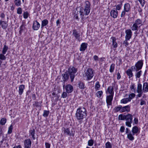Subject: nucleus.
<instances>
[{"label":"nucleus","instance_id":"nucleus-49","mask_svg":"<svg viewBox=\"0 0 148 148\" xmlns=\"http://www.w3.org/2000/svg\"><path fill=\"white\" fill-rule=\"evenodd\" d=\"M93 143L94 141L92 139L88 141V145L89 146H92Z\"/></svg>","mask_w":148,"mask_h":148},{"label":"nucleus","instance_id":"nucleus-16","mask_svg":"<svg viewBox=\"0 0 148 148\" xmlns=\"http://www.w3.org/2000/svg\"><path fill=\"white\" fill-rule=\"evenodd\" d=\"M66 91L68 93L71 92L73 91V87L70 84L67 85L65 87Z\"/></svg>","mask_w":148,"mask_h":148},{"label":"nucleus","instance_id":"nucleus-34","mask_svg":"<svg viewBox=\"0 0 148 148\" xmlns=\"http://www.w3.org/2000/svg\"><path fill=\"white\" fill-rule=\"evenodd\" d=\"M130 99H128V98L123 99L121 100V103L124 104L130 101Z\"/></svg>","mask_w":148,"mask_h":148},{"label":"nucleus","instance_id":"nucleus-40","mask_svg":"<svg viewBox=\"0 0 148 148\" xmlns=\"http://www.w3.org/2000/svg\"><path fill=\"white\" fill-rule=\"evenodd\" d=\"M103 92L101 90L97 92L96 94L97 96L99 98H100L103 94Z\"/></svg>","mask_w":148,"mask_h":148},{"label":"nucleus","instance_id":"nucleus-46","mask_svg":"<svg viewBox=\"0 0 148 148\" xmlns=\"http://www.w3.org/2000/svg\"><path fill=\"white\" fill-rule=\"evenodd\" d=\"M135 94L134 93H132L131 94H130L129 95V97L128 99H130L131 100L134 98L135 96Z\"/></svg>","mask_w":148,"mask_h":148},{"label":"nucleus","instance_id":"nucleus-41","mask_svg":"<svg viewBox=\"0 0 148 148\" xmlns=\"http://www.w3.org/2000/svg\"><path fill=\"white\" fill-rule=\"evenodd\" d=\"M126 115H123L122 114H120L118 116V119L119 120H125V117Z\"/></svg>","mask_w":148,"mask_h":148},{"label":"nucleus","instance_id":"nucleus-64","mask_svg":"<svg viewBox=\"0 0 148 148\" xmlns=\"http://www.w3.org/2000/svg\"><path fill=\"white\" fill-rule=\"evenodd\" d=\"M134 123L136 124H137L138 123V119L136 118H135L134 119Z\"/></svg>","mask_w":148,"mask_h":148},{"label":"nucleus","instance_id":"nucleus-15","mask_svg":"<svg viewBox=\"0 0 148 148\" xmlns=\"http://www.w3.org/2000/svg\"><path fill=\"white\" fill-rule=\"evenodd\" d=\"M63 129H64V134H65V135L73 136H74L73 133H72V132H70V130L69 128H63Z\"/></svg>","mask_w":148,"mask_h":148},{"label":"nucleus","instance_id":"nucleus-38","mask_svg":"<svg viewBox=\"0 0 148 148\" xmlns=\"http://www.w3.org/2000/svg\"><path fill=\"white\" fill-rule=\"evenodd\" d=\"M5 54H3V53H1L0 54V59L1 60H5L6 59V57L4 55Z\"/></svg>","mask_w":148,"mask_h":148},{"label":"nucleus","instance_id":"nucleus-5","mask_svg":"<svg viewBox=\"0 0 148 148\" xmlns=\"http://www.w3.org/2000/svg\"><path fill=\"white\" fill-rule=\"evenodd\" d=\"M143 64V60H140L136 64L135 66H132L131 68L133 71L137 72L142 69Z\"/></svg>","mask_w":148,"mask_h":148},{"label":"nucleus","instance_id":"nucleus-7","mask_svg":"<svg viewBox=\"0 0 148 148\" xmlns=\"http://www.w3.org/2000/svg\"><path fill=\"white\" fill-rule=\"evenodd\" d=\"M133 116L130 114L126 115L125 120H126V125L129 127H131V124L132 122Z\"/></svg>","mask_w":148,"mask_h":148},{"label":"nucleus","instance_id":"nucleus-31","mask_svg":"<svg viewBox=\"0 0 148 148\" xmlns=\"http://www.w3.org/2000/svg\"><path fill=\"white\" fill-rule=\"evenodd\" d=\"M136 91L137 92H143L142 90V85L140 83L138 84Z\"/></svg>","mask_w":148,"mask_h":148},{"label":"nucleus","instance_id":"nucleus-60","mask_svg":"<svg viewBox=\"0 0 148 148\" xmlns=\"http://www.w3.org/2000/svg\"><path fill=\"white\" fill-rule=\"evenodd\" d=\"M146 103L145 101L142 99L141 100V102L140 103V105L142 106L143 105H146Z\"/></svg>","mask_w":148,"mask_h":148},{"label":"nucleus","instance_id":"nucleus-12","mask_svg":"<svg viewBox=\"0 0 148 148\" xmlns=\"http://www.w3.org/2000/svg\"><path fill=\"white\" fill-rule=\"evenodd\" d=\"M8 21H0V25L1 26L2 28L4 29H6L8 26Z\"/></svg>","mask_w":148,"mask_h":148},{"label":"nucleus","instance_id":"nucleus-1","mask_svg":"<svg viewBox=\"0 0 148 148\" xmlns=\"http://www.w3.org/2000/svg\"><path fill=\"white\" fill-rule=\"evenodd\" d=\"M90 3L88 1L85 2L84 7H81L79 11V15L81 16V21L83 23L85 19L84 15H88L89 14L91 10Z\"/></svg>","mask_w":148,"mask_h":148},{"label":"nucleus","instance_id":"nucleus-35","mask_svg":"<svg viewBox=\"0 0 148 148\" xmlns=\"http://www.w3.org/2000/svg\"><path fill=\"white\" fill-rule=\"evenodd\" d=\"M79 13V11H78L77 10V8L76 9L75 11V12L74 13V17L76 19L78 20L79 19V17L78 16V14Z\"/></svg>","mask_w":148,"mask_h":148},{"label":"nucleus","instance_id":"nucleus-29","mask_svg":"<svg viewBox=\"0 0 148 148\" xmlns=\"http://www.w3.org/2000/svg\"><path fill=\"white\" fill-rule=\"evenodd\" d=\"M114 86H109L107 89V91H108L109 94H110V95H112L113 94H114V92L113 91V87Z\"/></svg>","mask_w":148,"mask_h":148},{"label":"nucleus","instance_id":"nucleus-26","mask_svg":"<svg viewBox=\"0 0 148 148\" xmlns=\"http://www.w3.org/2000/svg\"><path fill=\"white\" fill-rule=\"evenodd\" d=\"M29 136H31L33 139L34 140L35 139V130L34 129L31 130L29 131Z\"/></svg>","mask_w":148,"mask_h":148},{"label":"nucleus","instance_id":"nucleus-54","mask_svg":"<svg viewBox=\"0 0 148 148\" xmlns=\"http://www.w3.org/2000/svg\"><path fill=\"white\" fill-rule=\"evenodd\" d=\"M126 12L124 10L121 12V17H124L125 14V12Z\"/></svg>","mask_w":148,"mask_h":148},{"label":"nucleus","instance_id":"nucleus-6","mask_svg":"<svg viewBox=\"0 0 148 148\" xmlns=\"http://www.w3.org/2000/svg\"><path fill=\"white\" fill-rule=\"evenodd\" d=\"M94 71L91 68H88L85 71V76L87 78V80H90L93 77L94 75Z\"/></svg>","mask_w":148,"mask_h":148},{"label":"nucleus","instance_id":"nucleus-55","mask_svg":"<svg viewBox=\"0 0 148 148\" xmlns=\"http://www.w3.org/2000/svg\"><path fill=\"white\" fill-rule=\"evenodd\" d=\"M67 96V94L66 92H63L62 95L61 97L63 98H66Z\"/></svg>","mask_w":148,"mask_h":148},{"label":"nucleus","instance_id":"nucleus-45","mask_svg":"<svg viewBox=\"0 0 148 148\" xmlns=\"http://www.w3.org/2000/svg\"><path fill=\"white\" fill-rule=\"evenodd\" d=\"M13 129V126L12 125H11L9 127L8 130V134H11L12 132V130Z\"/></svg>","mask_w":148,"mask_h":148},{"label":"nucleus","instance_id":"nucleus-33","mask_svg":"<svg viewBox=\"0 0 148 148\" xmlns=\"http://www.w3.org/2000/svg\"><path fill=\"white\" fill-rule=\"evenodd\" d=\"M136 86L135 84L134 83H132L131 85L130 86V90L132 92H136Z\"/></svg>","mask_w":148,"mask_h":148},{"label":"nucleus","instance_id":"nucleus-10","mask_svg":"<svg viewBox=\"0 0 148 148\" xmlns=\"http://www.w3.org/2000/svg\"><path fill=\"white\" fill-rule=\"evenodd\" d=\"M31 144L32 141L30 139L25 140L24 141L25 148H30Z\"/></svg>","mask_w":148,"mask_h":148},{"label":"nucleus","instance_id":"nucleus-43","mask_svg":"<svg viewBox=\"0 0 148 148\" xmlns=\"http://www.w3.org/2000/svg\"><path fill=\"white\" fill-rule=\"evenodd\" d=\"M115 64H111L110 66V71L111 73H112L113 72Z\"/></svg>","mask_w":148,"mask_h":148},{"label":"nucleus","instance_id":"nucleus-23","mask_svg":"<svg viewBox=\"0 0 148 148\" xmlns=\"http://www.w3.org/2000/svg\"><path fill=\"white\" fill-rule=\"evenodd\" d=\"M132 69H128L126 72L127 76L129 77V78H130L133 76V73L132 72Z\"/></svg>","mask_w":148,"mask_h":148},{"label":"nucleus","instance_id":"nucleus-18","mask_svg":"<svg viewBox=\"0 0 148 148\" xmlns=\"http://www.w3.org/2000/svg\"><path fill=\"white\" fill-rule=\"evenodd\" d=\"M114 112L116 113L119 111L120 113H122V106L119 105L115 107L113 109Z\"/></svg>","mask_w":148,"mask_h":148},{"label":"nucleus","instance_id":"nucleus-25","mask_svg":"<svg viewBox=\"0 0 148 148\" xmlns=\"http://www.w3.org/2000/svg\"><path fill=\"white\" fill-rule=\"evenodd\" d=\"M63 78V81L64 82L66 81L69 79V75L65 73L62 75Z\"/></svg>","mask_w":148,"mask_h":148},{"label":"nucleus","instance_id":"nucleus-19","mask_svg":"<svg viewBox=\"0 0 148 148\" xmlns=\"http://www.w3.org/2000/svg\"><path fill=\"white\" fill-rule=\"evenodd\" d=\"M122 113L125 112H129L130 110V106L127 105L123 107L122 106Z\"/></svg>","mask_w":148,"mask_h":148},{"label":"nucleus","instance_id":"nucleus-22","mask_svg":"<svg viewBox=\"0 0 148 148\" xmlns=\"http://www.w3.org/2000/svg\"><path fill=\"white\" fill-rule=\"evenodd\" d=\"M88 44L87 43H83L81 45L80 50L81 51H84L87 47Z\"/></svg>","mask_w":148,"mask_h":148},{"label":"nucleus","instance_id":"nucleus-47","mask_svg":"<svg viewBox=\"0 0 148 148\" xmlns=\"http://www.w3.org/2000/svg\"><path fill=\"white\" fill-rule=\"evenodd\" d=\"M49 111L48 110H44V113L43 114V116L44 117H47L48 116V115L49 114Z\"/></svg>","mask_w":148,"mask_h":148},{"label":"nucleus","instance_id":"nucleus-27","mask_svg":"<svg viewBox=\"0 0 148 148\" xmlns=\"http://www.w3.org/2000/svg\"><path fill=\"white\" fill-rule=\"evenodd\" d=\"M138 131L139 130L137 126H135L133 127L132 130V132L133 133V135H134L135 134L137 133Z\"/></svg>","mask_w":148,"mask_h":148},{"label":"nucleus","instance_id":"nucleus-50","mask_svg":"<svg viewBox=\"0 0 148 148\" xmlns=\"http://www.w3.org/2000/svg\"><path fill=\"white\" fill-rule=\"evenodd\" d=\"M29 13L27 12H25L23 14V17L25 19L27 18L29 15Z\"/></svg>","mask_w":148,"mask_h":148},{"label":"nucleus","instance_id":"nucleus-53","mask_svg":"<svg viewBox=\"0 0 148 148\" xmlns=\"http://www.w3.org/2000/svg\"><path fill=\"white\" fill-rule=\"evenodd\" d=\"M17 13L18 14H21L22 13V10L21 8L19 7L17 9Z\"/></svg>","mask_w":148,"mask_h":148},{"label":"nucleus","instance_id":"nucleus-3","mask_svg":"<svg viewBox=\"0 0 148 148\" xmlns=\"http://www.w3.org/2000/svg\"><path fill=\"white\" fill-rule=\"evenodd\" d=\"M77 68L73 66H71L68 69V72L70 75L71 82H73L75 77V74L77 72Z\"/></svg>","mask_w":148,"mask_h":148},{"label":"nucleus","instance_id":"nucleus-2","mask_svg":"<svg viewBox=\"0 0 148 148\" xmlns=\"http://www.w3.org/2000/svg\"><path fill=\"white\" fill-rule=\"evenodd\" d=\"M86 110L84 107H79L77 109L75 113L76 119L78 120H82L86 116Z\"/></svg>","mask_w":148,"mask_h":148},{"label":"nucleus","instance_id":"nucleus-42","mask_svg":"<svg viewBox=\"0 0 148 148\" xmlns=\"http://www.w3.org/2000/svg\"><path fill=\"white\" fill-rule=\"evenodd\" d=\"M14 3L15 5L17 6H20L21 4L20 0H15Z\"/></svg>","mask_w":148,"mask_h":148},{"label":"nucleus","instance_id":"nucleus-8","mask_svg":"<svg viewBox=\"0 0 148 148\" xmlns=\"http://www.w3.org/2000/svg\"><path fill=\"white\" fill-rule=\"evenodd\" d=\"M113 94L107 96L106 97V102L107 106H111L112 104V101L113 100Z\"/></svg>","mask_w":148,"mask_h":148},{"label":"nucleus","instance_id":"nucleus-14","mask_svg":"<svg viewBox=\"0 0 148 148\" xmlns=\"http://www.w3.org/2000/svg\"><path fill=\"white\" fill-rule=\"evenodd\" d=\"M40 26L39 23L37 21H34L32 27V28L34 30H38Z\"/></svg>","mask_w":148,"mask_h":148},{"label":"nucleus","instance_id":"nucleus-57","mask_svg":"<svg viewBox=\"0 0 148 148\" xmlns=\"http://www.w3.org/2000/svg\"><path fill=\"white\" fill-rule=\"evenodd\" d=\"M24 28V26L23 25V24L22 25H21L20 26V30L19 31V32L20 33H21L22 32V31L23 30Z\"/></svg>","mask_w":148,"mask_h":148},{"label":"nucleus","instance_id":"nucleus-32","mask_svg":"<svg viewBox=\"0 0 148 148\" xmlns=\"http://www.w3.org/2000/svg\"><path fill=\"white\" fill-rule=\"evenodd\" d=\"M48 23V21L47 19H45L42 21L41 28H42L44 26L46 25Z\"/></svg>","mask_w":148,"mask_h":148},{"label":"nucleus","instance_id":"nucleus-58","mask_svg":"<svg viewBox=\"0 0 148 148\" xmlns=\"http://www.w3.org/2000/svg\"><path fill=\"white\" fill-rule=\"evenodd\" d=\"M129 40H126L125 39V40L123 42V44L125 45V47H127L128 46L129 43L127 41Z\"/></svg>","mask_w":148,"mask_h":148},{"label":"nucleus","instance_id":"nucleus-30","mask_svg":"<svg viewBox=\"0 0 148 148\" xmlns=\"http://www.w3.org/2000/svg\"><path fill=\"white\" fill-rule=\"evenodd\" d=\"M133 133L132 134L131 132L127 134V138L130 140L132 141L134 140V137L133 136Z\"/></svg>","mask_w":148,"mask_h":148},{"label":"nucleus","instance_id":"nucleus-28","mask_svg":"<svg viewBox=\"0 0 148 148\" xmlns=\"http://www.w3.org/2000/svg\"><path fill=\"white\" fill-rule=\"evenodd\" d=\"M78 85L79 88L83 90L86 87L84 83L82 82H79Z\"/></svg>","mask_w":148,"mask_h":148},{"label":"nucleus","instance_id":"nucleus-11","mask_svg":"<svg viewBox=\"0 0 148 148\" xmlns=\"http://www.w3.org/2000/svg\"><path fill=\"white\" fill-rule=\"evenodd\" d=\"M73 35L75 37V39L79 41H80L79 33L76 30L74 29L73 30Z\"/></svg>","mask_w":148,"mask_h":148},{"label":"nucleus","instance_id":"nucleus-48","mask_svg":"<svg viewBox=\"0 0 148 148\" xmlns=\"http://www.w3.org/2000/svg\"><path fill=\"white\" fill-rule=\"evenodd\" d=\"M106 148H112V145L109 142H107L105 144Z\"/></svg>","mask_w":148,"mask_h":148},{"label":"nucleus","instance_id":"nucleus-9","mask_svg":"<svg viewBox=\"0 0 148 148\" xmlns=\"http://www.w3.org/2000/svg\"><path fill=\"white\" fill-rule=\"evenodd\" d=\"M126 35L125 36V38L126 40H129L132 37V32L131 30L128 29L126 30L125 31Z\"/></svg>","mask_w":148,"mask_h":148},{"label":"nucleus","instance_id":"nucleus-36","mask_svg":"<svg viewBox=\"0 0 148 148\" xmlns=\"http://www.w3.org/2000/svg\"><path fill=\"white\" fill-rule=\"evenodd\" d=\"M8 49V46L5 45H4L2 53H3V54H5Z\"/></svg>","mask_w":148,"mask_h":148},{"label":"nucleus","instance_id":"nucleus-4","mask_svg":"<svg viewBox=\"0 0 148 148\" xmlns=\"http://www.w3.org/2000/svg\"><path fill=\"white\" fill-rule=\"evenodd\" d=\"M142 25V21L140 18H138L134 22L131 27V28L133 31H137L138 28L140 27Z\"/></svg>","mask_w":148,"mask_h":148},{"label":"nucleus","instance_id":"nucleus-52","mask_svg":"<svg viewBox=\"0 0 148 148\" xmlns=\"http://www.w3.org/2000/svg\"><path fill=\"white\" fill-rule=\"evenodd\" d=\"M122 5V4L121 3V4H118L116 6V10H121V7Z\"/></svg>","mask_w":148,"mask_h":148},{"label":"nucleus","instance_id":"nucleus-13","mask_svg":"<svg viewBox=\"0 0 148 148\" xmlns=\"http://www.w3.org/2000/svg\"><path fill=\"white\" fill-rule=\"evenodd\" d=\"M110 16L113 18H116L118 15V12L115 9L111 10L110 12Z\"/></svg>","mask_w":148,"mask_h":148},{"label":"nucleus","instance_id":"nucleus-56","mask_svg":"<svg viewBox=\"0 0 148 148\" xmlns=\"http://www.w3.org/2000/svg\"><path fill=\"white\" fill-rule=\"evenodd\" d=\"M34 105L37 107H40V103L36 101L34 104Z\"/></svg>","mask_w":148,"mask_h":148},{"label":"nucleus","instance_id":"nucleus-61","mask_svg":"<svg viewBox=\"0 0 148 148\" xmlns=\"http://www.w3.org/2000/svg\"><path fill=\"white\" fill-rule=\"evenodd\" d=\"M45 147L46 148H50V144L48 143H45Z\"/></svg>","mask_w":148,"mask_h":148},{"label":"nucleus","instance_id":"nucleus-51","mask_svg":"<svg viewBox=\"0 0 148 148\" xmlns=\"http://www.w3.org/2000/svg\"><path fill=\"white\" fill-rule=\"evenodd\" d=\"M140 3V4L142 7H143L145 4V0H138Z\"/></svg>","mask_w":148,"mask_h":148},{"label":"nucleus","instance_id":"nucleus-39","mask_svg":"<svg viewBox=\"0 0 148 148\" xmlns=\"http://www.w3.org/2000/svg\"><path fill=\"white\" fill-rule=\"evenodd\" d=\"M142 73V71L141 70L137 72L135 75L136 78H139L140 77Z\"/></svg>","mask_w":148,"mask_h":148},{"label":"nucleus","instance_id":"nucleus-21","mask_svg":"<svg viewBox=\"0 0 148 148\" xmlns=\"http://www.w3.org/2000/svg\"><path fill=\"white\" fill-rule=\"evenodd\" d=\"M112 40V45L114 48H116L117 47L118 44L116 41V38L114 37H112L111 38Z\"/></svg>","mask_w":148,"mask_h":148},{"label":"nucleus","instance_id":"nucleus-17","mask_svg":"<svg viewBox=\"0 0 148 148\" xmlns=\"http://www.w3.org/2000/svg\"><path fill=\"white\" fill-rule=\"evenodd\" d=\"M143 91L145 93L148 92V83L145 82L143 85Z\"/></svg>","mask_w":148,"mask_h":148},{"label":"nucleus","instance_id":"nucleus-24","mask_svg":"<svg viewBox=\"0 0 148 148\" xmlns=\"http://www.w3.org/2000/svg\"><path fill=\"white\" fill-rule=\"evenodd\" d=\"M25 89V85H21L19 87L18 93L19 95H21L23 93L24 89Z\"/></svg>","mask_w":148,"mask_h":148},{"label":"nucleus","instance_id":"nucleus-59","mask_svg":"<svg viewBox=\"0 0 148 148\" xmlns=\"http://www.w3.org/2000/svg\"><path fill=\"white\" fill-rule=\"evenodd\" d=\"M93 59L94 60L97 62L99 58L96 55H95L93 56Z\"/></svg>","mask_w":148,"mask_h":148},{"label":"nucleus","instance_id":"nucleus-44","mask_svg":"<svg viewBox=\"0 0 148 148\" xmlns=\"http://www.w3.org/2000/svg\"><path fill=\"white\" fill-rule=\"evenodd\" d=\"M100 87L99 82H96L95 85V88L97 90H98Z\"/></svg>","mask_w":148,"mask_h":148},{"label":"nucleus","instance_id":"nucleus-37","mask_svg":"<svg viewBox=\"0 0 148 148\" xmlns=\"http://www.w3.org/2000/svg\"><path fill=\"white\" fill-rule=\"evenodd\" d=\"M6 122V119L5 118H3L1 119L0 121V123L1 125H3L5 124Z\"/></svg>","mask_w":148,"mask_h":148},{"label":"nucleus","instance_id":"nucleus-62","mask_svg":"<svg viewBox=\"0 0 148 148\" xmlns=\"http://www.w3.org/2000/svg\"><path fill=\"white\" fill-rule=\"evenodd\" d=\"M143 92H137L138 94L136 95L137 97H141L142 94Z\"/></svg>","mask_w":148,"mask_h":148},{"label":"nucleus","instance_id":"nucleus-63","mask_svg":"<svg viewBox=\"0 0 148 148\" xmlns=\"http://www.w3.org/2000/svg\"><path fill=\"white\" fill-rule=\"evenodd\" d=\"M125 128L123 126H122L121 127L120 129V131L121 132H123L125 130Z\"/></svg>","mask_w":148,"mask_h":148},{"label":"nucleus","instance_id":"nucleus-20","mask_svg":"<svg viewBox=\"0 0 148 148\" xmlns=\"http://www.w3.org/2000/svg\"><path fill=\"white\" fill-rule=\"evenodd\" d=\"M130 6L129 3H127L124 4V10L126 12H129L130 10Z\"/></svg>","mask_w":148,"mask_h":148}]
</instances>
